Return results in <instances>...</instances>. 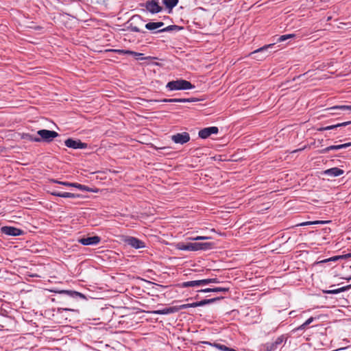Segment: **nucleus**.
<instances>
[{"label": "nucleus", "mask_w": 351, "mask_h": 351, "mask_svg": "<svg viewBox=\"0 0 351 351\" xmlns=\"http://www.w3.org/2000/svg\"><path fill=\"white\" fill-rule=\"evenodd\" d=\"M212 244L210 243H178L176 247L180 250L198 251L210 248Z\"/></svg>", "instance_id": "f257e3e1"}, {"label": "nucleus", "mask_w": 351, "mask_h": 351, "mask_svg": "<svg viewBox=\"0 0 351 351\" xmlns=\"http://www.w3.org/2000/svg\"><path fill=\"white\" fill-rule=\"evenodd\" d=\"M166 87L169 90H180L192 89L195 86L187 80H178L168 82Z\"/></svg>", "instance_id": "f03ea898"}, {"label": "nucleus", "mask_w": 351, "mask_h": 351, "mask_svg": "<svg viewBox=\"0 0 351 351\" xmlns=\"http://www.w3.org/2000/svg\"><path fill=\"white\" fill-rule=\"evenodd\" d=\"M273 46L274 44L265 45L263 47L254 50L250 53V55H254V58L257 60H263L268 56L267 49L271 48Z\"/></svg>", "instance_id": "7ed1b4c3"}, {"label": "nucleus", "mask_w": 351, "mask_h": 351, "mask_svg": "<svg viewBox=\"0 0 351 351\" xmlns=\"http://www.w3.org/2000/svg\"><path fill=\"white\" fill-rule=\"evenodd\" d=\"M37 134L39 136L38 138H41V141L45 142H51L58 136L56 132L48 130H40L37 132Z\"/></svg>", "instance_id": "20e7f679"}, {"label": "nucleus", "mask_w": 351, "mask_h": 351, "mask_svg": "<svg viewBox=\"0 0 351 351\" xmlns=\"http://www.w3.org/2000/svg\"><path fill=\"white\" fill-rule=\"evenodd\" d=\"M195 98H175V99H163L161 100L158 99H150L147 100L149 103H156V102H165V103H186V102H193L195 101Z\"/></svg>", "instance_id": "39448f33"}, {"label": "nucleus", "mask_w": 351, "mask_h": 351, "mask_svg": "<svg viewBox=\"0 0 351 351\" xmlns=\"http://www.w3.org/2000/svg\"><path fill=\"white\" fill-rule=\"evenodd\" d=\"M123 241L126 244L135 249H140L145 247L144 242L136 237H127Z\"/></svg>", "instance_id": "423d86ee"}, {"label": "nucleus", "mask_w": 351, "mask_h": 351, "mask_svg": "<svg viewBox=\"0 0 351 351\" xmlns=\"http://www.w3.org/2000/svg\"><path fill=\"white\" fill-rule=\"evenodd\" d=\"M171 140L177 144H184L190 141V136L187 132L178 133L171 136Z\"/></svg>", "instance_id": "0eeeda50"}, {"label": "nucleus", "mask_w": 351, "mask_h": 351, "mask_svg": "<svg viewBox=\"0 0 351 351\" xmlns=\"http://www.w3.org/2000/svg\"><path fill=\"white\" fill-rule=\"evenodd\" d=\"M64 144L66 147L73 149H85L87 147V144L82 143L80 140H74L72 138H68L64 141Z\"/></svg>", "instance_id": "6e6552de"}, {"label": "nucleus", "mask_w": 351, "mask_h": 351, "mask_svg": "<svg viewBox=\"0 0 351 351\" xmlns=\"http://www.w3.org/2000/svg\"><path fill=\"white\" fill-rule=\"evenodd\" d=\"M1 232L8 236H19L23 234V231L12 226H3L1 228Z\"/></svg>", "instance_id": "1a4fd4ad"}, {"label": "nucleus", "mask_w": 351, "mask_h": 351, "mask_svg": "<svg viewBox=\"0 0 351 351\" xmlns=\"http://www.w3.org/2000/svg\"><path fill=\"white\" fill-rule=\"evenodd\" d=\"M101 241V238L98 236H93L87 238H81L78 239V242L84 245H94L98 244Z\"/></svg>", "instance_id": "9d476101"}, {"label": "nucleus", "mask_w": 351, "mask_h": 351, "mask_svg": "<svg viewBox=\"0 0 351 351\" xmlns=\"http://www.w3.org/2000/svg\"><path fill=\"white\" fill-rule=\"evenodd\" d=\"M218 131V128L215 126L206 128L199 132V136L202 138H206L213 134H217Z\"/></svg>", "instance_id": "9b49d317"}, {"label": "nucleus", "mask_w": 351, "mask_h": 351, "mask_svg": "<svg viewBox=\"0 0 351 351\" xmlns=\"http://www.w3.org/2000/svg\"><path fill=\"white\" fill-rule=\"evenodd\" d=\"M145 7L147 10L152 13H158L162 10L158 3L155 0L147 1Z\"/></svg>", "instance_id": "f8f14e48"}, {"label": "nucleus", "mask_w": 351, "mask_h": 351, "mask_svg": "<svg viewBox=\"0 0 351 351\" xmlns=\"http://www.w3.org/2000/svg\"><path fill=\"white\" fill-rule=\"evenodd\" d=\"M350 146H351V142L344 143V144H340V145H331V146H328V147L322 149L319 152L321 154H326L332 150H339L341 149L347 148Z\"/></svg>", "instance_id": "ddd939ff"}, {"label": "nucleus", "mask_w": 351, "mask_h": 351, "mask_svg": "<svg viewBox=\"0 0 351 351\" xmlns=\"http://www.w3.org/2000/svg\"><path fill=\"white\" fill-rule=\"evenodd\" d=\"M344 173L343 170L338 168L333 167L328 169H326L324 171V175L330 176V177H337L342 175Z\"/></svg>", "instance_id": "4468645a"}, {"label": "nucleus", "mask_w": 351, "mask_h": 351, "mask_svg": "<svg viewBox=\"0 0 351 351\" xmlns=\"http://www.w3.org/2000/svg\"><path fill=\"white\" fill-rule=\"evenodd\" d=\"M177 312V309L174 306H170L167 308H165L161 310H156L152 311L151 313L156 315H167V314H171Z\"/></svg>", "instance_id": "2eb2a0df"}, {"label": "nucleus", "mask_w": 351, "mask_h": 351, "mask_svg": "<svg viewBox=\"0 0 351 351\" xmlns=\"http://www.w3.org/2000/svg\"><path fill=\"white\" fill-rule=\"evenodd\" d=\"M203 286L202 280H191L184 282L180 284V287L182 288L189 287H200Z\"/></svg>", "instance_id": "dca6fc26"}, {"label": "nucleus", "mask_w": 351, "mask_h": 351, "mask_svg": "<svg viewBox=\"0 0 351 351\" xmlns=\"http://www.w3.org/2000/svg\"><path fill=\"white\" fill-rule=\"evenodd\" d=\"M21 138L23 140L32 141V142H40L41 138H38L34 134L29 133H22L21 134Z\"/></svg>", "instance_id": "f3484780"}, {"label": "nucleus", "mask_w": 351, "mask_h": 351, "mask_svg": "<svg viewBox=\"0 0 351 351\" xmlns=\"http://www.w3.org/2000/svg\"><path fill=\"white\" fill-rule=\"evenodd\" d=\"M141 21V18L140 16H134L130 21V29L132 32H141V29L139 27H138L136 25H134V23H137L138 21Z\"/></svg>", "instance_id": "a211bd4d"}, {"label": "nucleus", "mask_w": 351, "mask_h": 351, "mask_svg": "<svg viewBox=\"0 0 351 351\" xmlns=\"http://www.w3.org/2000/svg\"><path fill=\"white\" fill-rule=\"evenodd\" d=\"M164 25L162 22H150L145 25L146 29L153 31Z\"/></svg>", "instance_id": "6ab92c4d"}, {"label": "nucleus", "mask_w": 351, "mask_h": 351, "mask_svg": "<svg viewBox=\"0 0 351 351\" xmlns=\"http://www.w3.org/2000/svg\"><path fill=\"white\" fill-rule=\"evenodd\" d=\"M51 194L54 196L65 197V198H73L77 196L74 193H68V192L60 193V192L53 191V192H51Z\"/></svg>", "instance_id": "aec40b11"}, {"label": "nucleus", "mask_w": 351, "mask_h": 351, "mask_svg": "<svg viewBox=\"0 0 351 351\" xmlns=\"http://www.w3.org/2000/svg\"><path fill=\"white\" fill-rule=\"evenodd\" d=\"M351 123V121H346V122H343V123H338L337 125H329V126H326V127H324V128H322L320 129H319V131H323V130H332V129H335L336 128H338V127H341V126H346L349 124Z\"/></svg>", "instance_id": "412c9836"}, {"label": "nucleus", "mask_w": 351, "mask_h": 351, "mask_svg": "<svg viewBox=\"0 0 351 351\" xmlns=\"http://www.w3.org/2000/svg\"><path fill=\"white\" fill-rule=\"evenodd\" d=\"M219 299V298H217L203 300L202 301L195 302L194 306H195V307H197V306H204L206 304H209L213 303L214 302L217 301Z\"/></svg>", "instance_id": "4be33fe9"}, {"label": "nucleus", "mask_w": 351, "mask_h": 351, "mask_svg": "<svg viewBox=\"0 0 351 351\" xmlns=\"http://www.w3.org/2000/svg\"><path fill=\"white\" fill-rule=\"evenodd\" d=\"M219 299V298H217L203 300L202 301L195 302L194 306H195V307H197V306H204L206 304H209L213 303L214 302L217 301Z\"/></svg>", "instance_id": "5701e85b"}, {"label": "nucleus", "mask_w": 351, "mask_h": 351, "mask_svg": "<svg viewBox=\"0 0 351 351\" xmlns=\"http://www.w3.org/2000/svg\"><path fill=\"white\" fill-rule=\"evenodd\" d=\"M350 286L343 287L339 289L332 290H324L323 292L327 294H337L348 290Z\"/></svg>", "instance_id": "b1692460"}, {"label": "nucleus", "mask_w": 351, "mask_h": 351, "mask_svg": "<svg viewBox=\"0 0 351 351\" xmlns=\"http://www.w3.org/2000/svg\"><path fill=\"white\" fill-rule=\"evenodd\" d=\"M348 110L351 111V105H341V106H335L331 108L327 109V110Z\"/></svg>", "instance_id": "393cba45"}, {"label": "nucleus", "mask_w": 351, "mask_h": 351, "mask_svg": "<svg viewBox=\"0 0 351 351\" xmlns=\"http://www.w3.org/2000/svg\"><path fill=\"white\" fill-rule=\"evenodd\" d=\"M178 0H163L164 4L168 8H173L178 4Z\"/></svg>", "instance_id": "a878e982"}, {"label": "nucleus", "mask_w": 351, "mask_h": 351, "mask_svg": "<svg viewBox=\"0 0 351 351\" xmlns=\"http://www.w3.org/2000/svg\"><path fill=\"white\" fill-rule=\"evenodd\" d=\"M277 346L274 344L273 341L268 342L264 346V348L265 351H274L277 349Z\"/></svg>", "instance_id": "bb28decb"}, {"label": "nucleus", "mask_w": 351, "mask_h": 351, "mask_svg": "<svg viewBox=\"0 0 351 351\" xmlns=\"http://www.w3.org/2000/svg\"><path fill=\"white\" fill-rule=\"evenodd\" d=\"M195 302L191 303V304H184L180 306H175L176 308L177 309V312L182 309H186L188 308L195 307L194 306Z\"/></svg>", "instance_id": "cd10ccee"}, {"label": "nucleus", "mask_w": 351, "mask_h": 351, "mask_svg": "<svg viewBox=\"0 0 351 351\" xmlns=\"http://www.w3.org/2000/svg\"><path fill=\"white\" fill-rule=\"evenodd\" d=\"M294 37H295V34H285V35L280 36L278 38V42H283V41H285L287 39L292 38H294Z\"/></svg>", "instance_id": "c85d7f7f"}, {"label": "nucleus", "mask_w": 351, "mask_h": 351, "mask_svg": "<svg viewBox=\"0 0 351 351\" xmlns=\"http://www.w3.org/2000/svg\"><path fill=\"white\" fill-rule=\"evenodd\" d=\"M294 37H295V34H285V35L280 36L278 38V42H283V41H285L287 39L292 38H294Z\"/></svg>", "instance_id": "c756f323"}, {"label": "nucleus", "mask_w": 351, "mask_h": 351, "mask_svg": "<svg viewBox=\"0 0 351 351\" xmlns=\"http://www.w3.org/2000/svg\"><path fill=\"white\" fill-rule=\"evenodd\" d=\"M203 286L207 285L210 283H218L219 281L217 278H208L202 280Z\"/></svg>", "instance_id": "7c9ffc66"}, {"label": "nucleus", "mask_w": 351, "mask_h": 351, "mask_svg": "<svg viewBox=\"0 0 351 351\" xmlns=\"http://www.w3.org/2000/svg\"><path fill=\"white\" fill-rule=\"evenodd\" d=\"M214 346L217 348V349L222 350V351H231L232 348H229L225 345L219 344V343H215Z\"/></svg>", "instance_id": "2f4dec72"}, {"label": "nucleus", "mask_w": 351, "mask_h": 351, "mask_svg": "<svg viewBox=\"0 0 351 351\" xmlns=\"http://www.w3.org/2000/svg\"><path fill=\"white\" fill-rule=\"evenodd\" d=\"M326 223V221H306V222H303L302 223H300L299 226H308V225H312V224H321V223Z\"/></svg>", "instance_id": "473e14b6"}, {"label": "nucleus", "mask_w": 351, "mask_h": 351, "mask_svg": "<svg viewBox=\"0 0 351 351\" xmlns=\"http://www.w3.org/2000/svg\"><path fill=\"white\" fill-rule=\"evenodd\" d=\"M60 293H66L68 295H70L71 296H73V295H79L80 297H84V295L79 293V292H77V291H61Z\"/></svg>", "instance_id": "72a5a7b5"}, {"label": "nucleus", "mask_w": 351, "mask_h": 351, "mask_svg": "<svg viewBox=\"0 0 351 351\" xmlns=\"http://www.w3.org/2000/svg\"><path fill=\"white\" fill-rule=\"evenodd\" d=\"M210 239V237H205V236H197L196 237H189V238H188V239L191 240V241L208 240V239Z\"/></svg>", "instance_id": "f704fd0d"}, {"label": "nucleus", "mask_w": 351, "mask_h": 351, "mask_svg": "<svg viewBox=\"0 0 351 351\" xmlns=\"http://www.w3.org/2000/svg\"><path fill=\"white\" fill-rule=\"evenodd\" d=\"M50 182H53V183H56V184H62V185H64V186H71V185L70 182H61V181H59V180H54V179L51 180Z\"/></svg>", "instance_id": "c9c22d12"}, {"label": "nucleus", "mask_w": 351, "mask_h": 351, "mask_svg": "<svg viewBox=\"0 0 351 351\" xmlns=\"http://www.w3.org/2000/svg\"><path fill=\"white\" fill-rule=\"evenodd\" d=\"M229 290V288L225 287H216L212 289V292H227Z\"/></svg>", "instance_id": "e433bc0d"}, {"label": "nucleus", "mask_w": 351, "mask_h": 351, "mask_svg": "<svg viewBox=\"0 0 351 351\" xmlns=\"http://www.w3.org/2000/svg\"><path fill=\"white\" fill-rule=\"evenodd\" d=\"M114 51H116L117 53H118L119 54H124V55L134 53V51H130V50H123V49H117V50H114Z\"/></svg>", "instance_id": "4c0bfd02"}, {"label": "nucleus", "mask_w": 351, "mask_h": 351, "mask_svg": "<svg viewBox=\"0 0 351 351\" xmlns=\"http://www.w3.org/2000/svg\"><path fill=\"white\" fill-rule=\"evenodd\" d=\"M71 186H73V187H75L78 189H80V190H86V186H85L84 185H82V184H80L78 183H71Z\"/></svg>", "instance_id": "58836bf2"}, {"label": "nucleus", "mask_w": 351, "mask_h": 351, "mask_svg": "<svg viewBox=\"0 0 351 351\" xmlns=\"http://www.w3.org/2000/svg\"><path fill=\"white\" fill-rule=\"evenodd\" d=\"M130 55H132L134 56L137 57V59H141V60H147V59H148L147 57H143V53H137V52H135V51H134V53H131Z\"/></svg>", "instance_id": "ea45409f"}, {"label": "nucleus", "mask_w": 351, "mask_h": 351, "mask_svg": "<svg viewBox=\"0 0 351 351\" xmlns=\"http://www.w3.org/2000/svg\"><path fill=\"white\" fill-rule=\"evenodd\" d=\"M313 317L308 318L301 326L300 328H304L313 321Z\"/></svg>", "instance_id": "a19ab883"}, {"label": "nucleus", "mask_w": 351, "mask_h": 351, "mask_svg": "<svg viewBox=\"0 0 351 351\" xmlns=\"http://www.w3.org/2000/svg\"><path fill=\"white\" fill-rule=\"evenodd\" d=\"M174 27H176V26L169 25V26H167V27H165L163 29L158 30V32H169V31L173 29Z\"/></svg>", "instance_id": "79ce46f5"}, {"label": "nucleus", "mask_w": 351, "mask_h": 351, "mask_svg": "<svg viewBox=\"0 0 351 351\" xmlns=\"http://www.w3.org/2000/svg\"><path fill=\"white\" fill-rule=\"evenodd\" d=\"M283 341V338L282 337H278L274 341H273L274 343V344L278 347L280 344L282 343Z\"/></svg>", "instance_id": "37998d69"}, {"label": "nucleus", "mask_w": 351, "mask_h": 351, "mask_svg": "<svg viewBox=\"0 0 351 351\" xmlns=\"http://www.w3.org/2000/svg\"><path fill=\"white\" fill-rule=\"evenodd\" d=\"M198 292H203V293L212 292V289H210V288L204 289L199 290Z\"/></svg>", "instance_id": "c03bdc74"}, {"label": "nucleus", "mask_w": 351, "mask_h": 351, "mask_svg": "<svg viewBox=\"0 0 351 351\" xmlns=\"http://www.w3.org/2000/svg\"><path fill=\"white\" fill-rule=\"evenodd\" d=\"M62 310H64V311H73L72 309H70V308H62Z\"/></svg>", "instance_id": "a18cd8bd"}, {"label": "nucleus", "mask_w": 351, "mask_h": 351, "mask_svg": "<svg viewBox=\"0 0 351 351\" xmlns=\"http://www.w3.org/2000/svg\"><path fill=\"white\" fill-rule=\"evenodd\" d=\"M166 149V147L157 148V149Z\"/></svg>", "instance_id": "49530a36"}, {"label": "nucleus", "mask_w": 351, "mask_h": 351, "mask_svg": "<svg viewBox=\"0 0 351 351\" xmlns=\"http://www.w3.org/2000/svg\"><path fill=\"white\" fill-rule=\"evenodd\" d=\"M350 254H347V255H346V256H345V257H350Z\"/></svg>", "instance_id": "de8ad7c7"}, {"label": "nucleus", "mask_w": 351, "mask_h": 351, "mask_svg": "<svg viewBox=\"0 0 351 351\" xmlns=\"http://www.w3.org/2000/svg\"><path fill=\"white\" fill-rule=\"evenodd\" d=\"M330 114H336V113L335 112H331Z\"/></svg>", "instance_id": "09e8293b"}, {"label": "nucleus", "mask_w": 351, "mask_h": 351, "mask_svg": "<svg viewBox=\"0 0 351 351\" xmlns=\"http://www.w3.org/2000/svg\"><path fill=\"white\" fill-rule=\"evenodd\" d=\"M350 279H351V277L348 280H350Z\"/></svg>", "instance_id": "8fccbe9b"}]
</instances>
